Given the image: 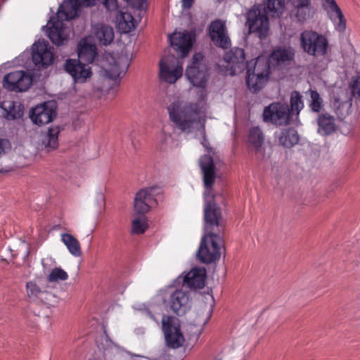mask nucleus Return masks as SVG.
<instances>
[{
    "label": "nucleus",
    "mask_w": 360,
    "mask_h": 360,
    "mask_svg": "<svg viewBox=\"0 0 360 360\" xmlns=\"http://www.w3.org/2000/svg\"><path fill=\"white\" fill-rule=\"evenodd\" d=\"M167 112L170 121L183 133H192L200 127L203 136L202 144L208 149L205 137L207 113L205 104L188 101L184 96H175L167 106Z\"/></svg>",
    "instance_id": "f257e3e1"
},
{
    "label": "nucleus",
    "mask_w": 360,
    "mask_h": 360,
    "mask_svg": "<svg viewBox=\"0 0 360 360\" xmlns=\"http://www.w3.org/2000/svg\"><path fill=\"white\" fill-rule=\"evenodd\" d=\"M309 92L311 98L309 107L312 111L318 112L323 107V100L317 91L310 90Z\"/></svg>",
    "instance_id": "79ce46f5"
},
{
    "label": "nucleus",
    "mask_w": 360,
    "mask_h": 360,
    "mask_svg": "<svg viewBox=\"0 0 360 360\" xmlns=\"http://www.w3.org/2000/svg\"><path fill=\"white\" fill-rule=\"evenodd\" d=\"M269 76V65L264 58H258L254 63V67L248 64L246 84L253 92L260 90L266 83Z\"/></svg>",
    "instance_id": "0eeeda50"
},
{
    "label": "nucleus",
    "mask_w": 360,
    "mask_h": 360,
    "mask_svg": "<svg viewBox=\"0 0 360 360\" xmlns=\"http://www.w3.org/2000/svg\"><path fill=\"white\" fill-rule=\"evenodd\" d=\"M95 203L99 208H103L105 205V197L102 193H98L95 197Z\"/></svg>",
    "instance_id": "09e8293b"
},
{
    "label": "nucleus",
    "mask_w": 360,
    "mask_h": 360,
    "mask_svg": "<svg viewBox=\"0 0 360 360\" xmlns=\"http://www.w3.org/2000/svg\"><path fill=\"white\" fill-rule=\"evenodd\" d=\"M284 11L283 0H267L265 13L272 17L281 15Z\"/></svg>",
    "instance_id": "4c0bfd02"
},
{
    "label": "nucleus",
    "mask_w": 360,
    "mask_h": 360,
    "mask_svg": "<svg viewBox=\"0 0 360 360\" xmlns=\"http://www.w3.org/2000/svg\"><path fill=\"white\" fill-rule=\"evenodd\" d=\"M32 56L34 63L43 67L52 64L54 59L53 49L45 41H38L33 44Z\"/></svg>",
    "instance_id": "6ab92c4d"
},
{
    "label": "nucleus",
    "mask_w": 360,
    "mask_h": 360,
    "mask_svg": "<svg viewBox=\"0 0 360 360\" xmlns=\"http://www.w3.org/2000/svg\"><path fill=\"white\" fill-rule=\"evenodd\" d=\"M300 44L304 52L316 58L324 57L328 49V41L326 37L311 30H305L301 33Z\"/></svg>",
    "instance_id": "423d86ee"
},
{
    "label": "nucleus",
    "mask_w": 360,
    "mask_h": 360,
    "mask_svg": "<svg viewBox=\"0 0 360 360\" xmlns=\"http://www.w3.org/2000/svg\"><path fill=\"white\" fill-rule=\"evenodd\" d=\"M275 137L281 146L286 148L293 146L299 141V136L297 131L292 128L280 129L276 131Z\"/></svg>",
    "instance_id": "7c9ffc66"
},
{
    "label": "nucleus",
    "mask_w": 360,
    "mask_h": 360,
    "mask_svg": "<svg viewBox=\"0 0 360 360\" xmlns=\"http://www.w3.org/2000/svg\"><path fill=\"white\" fill-rule=\"evenodd\" d=\"M20 246L22 249L25 250V255H27L29 253V247L28 244H27L25 241H21L20 243Z\"/></svg>",
    "instance_id": "864d4df0"
},
{
    "label": "nucleus",
    "mask_w": 360,
    "mask_h": 360,
    "mask_svg": "<svg viewBox=\"0 0 360 360\" xmlns=\"http://www.w3.org/2000/svg\"><path fill=\"white\" fill-rule=\"evenodd\" d=\"M223 248L220 235L204 233L197 252V258L205 264L214 262L219 259Z\"/></svg>",
    "instance_id": "20e7f679"
},
{
    "label": "nucleus",
    "mask_w": 360,
    "mask_h": 360,
    "mask_svg": "<svg viewBox=\"0 0 360 360\" xmlns=\"http://www.w3.org/2000/svg\"><path fill=\"white\" fill-rule=\"evenodd\" d=\"M186 76L193 86L201 89L200 101L196 103L205 104L203 101L207 96L205 88L209 77L208 68L201 53L193 55L191 63L186 70Z\"/></svg>",
    "instance_id": "7ed1b4c3"
},
{
    "label": "nucleus",
    "mask_w": 360,
    "mask_h": 360,
    "mask_svg": "<svg viewBox=\"0 0 360 360\" xmlns=\"http://www.w3.org/2000/svg\"><path fill=\"white\" fill-rule=\"evenodd\" d=\"M58 127L50 128L42 135L41 141V146L47 151L55 150L58 146Z\"/></svg>",
    "instance_id": "473e14b6"
},
{
    "label": "nucleus",
    "mask_w": 360,
    "mask_h": 360,
    "mask_svg": "<svg viewBox=\"0 0 360 360\" xmlns=\"http://www.w3.org/2000/svg\"><path fill=\"white\" fill-rule=\"evenodd\" d=\"M210 35L217 46L227 49L231 46V39L227 34L224 22L221 20L212 22L210 27Z\"/></svg>",
    "instance_id": "5701e85b"
},
{
    "label": "nucleus",
    "mask_w": 360,
    "mask_h": 360,
    "mask_svg": "<svg viewBox=\"0 0 360 360\" xmlns=\"http://www.w3.org/2000/svg\"><path fill=\"white\" fill-rule=\"evenodd\" d=\"M247 24L250 32L257 33L259 38L266 36L269 25L266 13L257 9H252L248 13Z\"/></svg>",
    "instance_id": "f3484780"
},
{
    "label": "nucleus",
    "mask_w": 360,
    "mask_h": 360,
    "mask_svg": "<svg viewBox=\"0 0 360 360\" xmlns=\"http://www.w3.org/2000/svg\"><path fill=\"white\" fill-rule=\"evenodd\" d=\"M224 227L221 209L215 203L205 204L204 233L220 235Z\"/></svg>",
    "instance_id": "1a4fd4ad"
},
{
    "label": "nucleus",
    "mask_w": 360,
    "mask_h": 360,
    "mask_svg": "<svg viewBox=\"0 0 360 360\" xmlns=\"http://www.w3.org/2000/svg\"><path fill=\"white\" fill-rule=\"evenodd\" d=\"M317 132L322 136H328L333 134L337 129L335 119L329 113L320 114L316 120Z\"/></svg>",
    "instance_id": "c85d7f7f"
},
{
    "label": "nucleus",
    "mask_w": 360,
    "mask_h": 360,
    "mask_svg": "<svg viewBox=\"0 0 360 360\" xmlns=\"http://www.w3.org/2000/svg\"><path fill=\"white\" fill-rule=\"evenodd\" d=\"M292 13L300 22L311 18L314 13L310 0H292Z\"/></svg>",
    "instance_id": "cd10ccee"
},
{
    "label": "nucleus",
    "mask_w": 360,
    "mask_h": 360,
    "mask_svg": "<svg viewBox=\"0 0 360 360\" xmlns=\"http://www.w3.org/2000/svg\"><path fill=\"white\" fill-rule=\"evenodd\" d=\"M128 65L127 57L121 56L115 58L110 53L105 55L101 63L104 75L112 79H117L127 69Z\"/></svg>",
    "instance_id": "4468645a"
},
{
    "label": "nucleus",
    "mask_w": 360,
    "mask_h": 360,
    "mask_svg": "<svg viewBox=\"0 0 360 360\" xmlns=\"http://www.w3.org/2000/svg\"><path fill=\"white\" fill-rule=\"evenodd\" d=\"M350 88L352 96L360 99V77L352 78Z\"/></svg>",
    "instance_id": "c03bdc74"
},
{
    "label": "nucleus",
    "mask_w": 360,
    "mask_h": 360,
    "mask_svg": "<svg viewBox=\"0 0 360 360\" xmlns=\"http://www.w3.org/2000/svg\"><path fill=\"white\" fill-rule=\"evenodd\" d=\"M27 295L33 301H39L41 297L46 295V291H42L33 281H30L26 285Z\"/></svg>",
    "instance_id": "58836bf2"
},
{
    "label": "nucleus",
    "mask_w": 360,
    "mask_h": 360,
    "mask_svg": "<svg viewBox=\"0 0 360 360\" xmlns=\"http://www.w3.org/2000/svg\"><path fill=\"white\" fill-rule=\"evenodd\" d=\"M68 278V274L60 267L54 268L47 276V281L49 283L63 281Z\"/></svg>",
    "instance_id": "a19ab883"
},
{
    "label": "nucleus",
    "mask_w": 360,
    "mask_h": 360,
    "mask_svg": "<svg viewBox=\"0 0 360 360\" xmlns=\"http://www.w3.org/2000/svg\"><path fill=\"white\" fill-rule=\"evenodd\" d=\"M160 193L157 186L147 187L137 192L134 198V207L139 214H145L157 204L155 197Z\"/></svg>",
    "instance_id": "f8f14e48"
},
{
    "label": "nucleus",
    "mask_w": 360,
    "mask_h": 360,
    "mask_svg": "<svg viewBox=\"0 0 360 360\" xmlns=\"http://www.w3.org/2000/svg\"><path fill=\"white\" fill-rule=\"evenodd\" d=\"M162 134L164 135V139H163V141H166L167 138H169L170 137V134H168L167 135L165 133V131L163 130L162 131Z\"/></svg>",
    "instance_id": "6e6d98bb"
},
{
    "label": "nucleus",
    "mask_w": 360,
    "mask_h": 360,
    "mask_svg": "<svg viewBox=\"0 0 360 360\" xmlns=\"http://www.w3.org/2000/svg\"><path fill=\"white\" fill-rule=\"evenodd\" d=\"M147 224L144 218L134 219L131 222V233L141 234L146 231Z\"/></svg>",
    "instance_id": "37998d69"
},
{
    "label": "nucleus",
    "mask_w": 360,
    "mask_h": 360,
    "mask_svg": "<svg viewBox=\"0 0 360 360\" xmlns=\"http://www.w3.org/2000/svg\"><path fill=\"white\" fill-rule=\"evenodd\" d=\"M112 353L114 355V359L111 358V355H110V351H108V350L105 351V353H104V359H105V360H119L120 359V354L118 352V349L117 348H115V349H112ZM89 360H102V359H98L94 358V359H91Z\"/></svg>",
    "instance_id": "de8ad7c7"
},
{
    "label": "nucleus",
    "mask_w": 360,
    "mask_h": 360,
    "mask_svg": "<svg viewBox=\"0 0 360 360\" xmlns=\"http://www.w3.org/2000/svg\"><path fill=\"white\" fill-rule=\"evenodd\" d=\"M199 165L203 175V183L205 187L204 192L205 204L213 203L211 200L214 198L212 186L216 178V164L210 155H205L200 158Z\"/></svg>",
    "instance_id": "6e6552de"
},
{
    "label": "nucleus",
    "mask_w": 360,
    "mask_h": 360,
    "mask_svg": "<svg viewBox=\"0 0 360 360\" xmlns=\"http://www.w3.org/2000/svg\"><path fill=\"white\" fill-rule=\"evenodd\" d=\"M128 4L139 8H143L146 4V0H125Z\"/></svg>",
    "instance_id": "8fccbe9b"
},
{
    "label": "nucleus",
    "mask_w": 360,
    "mask_h": 360,
    "mask_svg": "<svg viewBox=\"0 0 360 360\" xmlns=\"http://www.w3.org/2000/svg\"><path fill=\"white\" fill-rule=\"evenodd\" d=\"M86 7H91L98 2H101L105 9L110 13H117L119 10V5L117 0H79Z\"/></svg>",
    "instance_id": "e433bc0d"
},
{
    "label": "nucleus",
    "mask_w": 360,
    "mask_h": 360,
    "mask_svg": "<svg viewBox=\"0 0 360 360\" xmlns=\"http://www.w3.org/2000/svg\"><path fill=\"white\" fill-rule=\"evenodd\" d=\"M42 264H43L44 267H45V265H46V264H45V263H44V261H42Z\"/></svg>",
    "instance_id": "4d7b16f0"
},
{
    "label": "nucleus",
    "mask_w": 360,
    "mask_h": 360,
    "mask_svg": "<svg viewBox=\"0 0 360 360\" xmlns=\"http://www.w3.org/2000/svg\"><path fill=\"white\" fill-rule=\"evenodd\" d=\"M56 113V103L45 102L32 109L30 118L34 123L43 125L51 122Z\"/></svg>",
    "instance_id": "aec40b11"
},
{
    "label": "nucleus",
    "mask_w": 360,
    "mask_h": 360,
    "mask_svg": "<svg viewBox=\"0 0 360 360\" xmlns=\"http://www.w3.org/2000/svg\"><path fill=\"white\" fill-rule=\"evenodd\" d=\"M182 63L174 56L163 58L160 62V78L169 83H175L182 75Z\"/></svg>",
    "instance_id": "9b49d317"
},
{
    "label": "nucleus",
    "mask_w": 360,
    "mask_h": 360,
    "mask_svg": "<svg viewBox=\"0 0 360 360\" xmlns=\"http://www.w3.org/2000/svg\"><path fill=\"white\" fill-rule=\"evenodd\" d=\"M302 98V96L298 91H294L291 93L290 107L292 112H296V114L298 115L300 110L304 108V103Z\"/></svg>",
    "instance_id": "ea45409f"
},
{
    "label": "nucleus",
    "mask_w": 360,
    "mask_h": 360,
    "mask_svg": "<svg viewBox=\"0 0 360 360\" xmlns=\"http://www.w3.org/2000/svg\"><path fill=\"white\" fill-rule=\"evenodd\" d=\"M290 110L285 103H274L265 108L263 112L264 120L276 125L289 123Z\"/></svg>",
    "instance_id": "ddd939ff"
},
{
    "label": "nucleus",
    "mask_w": 360,
    "mask_h": 360,
    "mask_svg": "<svg viewBox=\"0 0 360 360\" xmlns=\"http://www.w3.org/2000/svg\"><path fill=\"white\" fill-rule=\"evenodd\" d=\"M11 147L10 141L8 139H0V157L9 151Z\"/></svg>",
    "instance_id": "49530a36"
},
{
    "label": "nucleus",
    "mask_w": 360,
    "mask_h": 360,
    "mask_svg": "<svg viewBox=\"0 0 360 360\" xmlns=\"http://www.w3.org/2000/svg\"><path fill=\"white\" fill-rule=\"evenodd\" d=\"M79 60L88 64L92 63L96 56V46L88 39H82L78 45Z\"/></svg>",
    "instance_id": "c756f323"
},
{
    "label": "nucleus",
    "mask_w": 360,
    "mask_h": 360,
    "mask_svg": "<svg viewBox=\"0 0 360 360\" xmlns=\"http://www.w3.org/2000/svg\"><path fill=\"white\" fill-rule=\"evenodd\" d=\"M210 315H211V308H209L207 311L206 312L205 316H202L199 320H198L196 323L199 324V325L205 324L207 322L208 319H210Z\"/></svg>",
    "instance_id": "3c124183"
},
{
    "label": "nucleus",
    "mask_w": 360,
    "mask_h": 360,
    "mask_svg": "<svg viewBox=\"0 0 360 360\" xmlns=\"http://www.w3.org/2000/svg\"><path fill=\"white\" fill-rule=\"evenodd\" d=\"M116 18L118 30L124 33L131 32L135 27V21L132 15L127 12L119 11Z\"/></svg>",
    "instance_id": "72a5a7b5"
},
{
    "label": "nucleus",
    "mask_w": 360,
    "mask_h": 360,
    "mask_svg": "<svg viewBox=\"0 0 360 360\" xmlns=\"http://www.w3.org/2000/svg\"><path fill=\"white\" fill-rule=\"evenodd\" d=\"M23 114V108L19 101L6 100L0 105V116L7 120L20 117Z\"/></svg>",
    "instance_id": "bb28decb"
},
{
    "label": "nucleus",
    "mask_w": 360,
    "mask_h": 360,
    "mask_svg": "<svg viewBox=\"0 0 360 360\" xmlns=\"http://www.w3.org/2000/svg\"><path fill=\"white\" fill-rule=\"evenodd\" d=\"M157 296L171 311L178 315L184 314L190 307L188 295L182 290L168 287L160 290Z\"/></svg>",
    "instance_id": "39448f33"
},
{
    "label": "nucleus",
    "mask_w": 360,
    "mask_h": 360,
    "mask_svg": "<svg viewBox=\"0 0 360 360\" xmlns=\"http://www.w3.org/2000/svg\"><path fill=\"white\" fill-rule=\"evenodd\" d=\"M352 105V97L346 89L340 88L334 92L331 106L339 118L346 117Z\"/></svg>",
    "instance_id": "a211bd4d"
},
{
    "label": "nucleus",
    "mask_w": 360,
    "mask_h": 360,
    "mask_svg": "<svg viewBox=\"0 0 360 360\" xmlns=\"http://www.w3.org/2000/svg\"><path fill=\"white\" fill-rule=\"evenodd\" d=\"M32 77L25 71L9 72L4 77L3 86L11 91H26L32 84Z\"/></svg>",
    "instance_id": "2eb2a0df"
},
{
    "label": "nucleus",
    "mask_w": 360,
    "mask_h": 360,
    "mask_svg": "<svg viewBox=\"0 0 360 360\" xmlns=\"http://www.w3.org/2000/svg\"><path fill=\"white\" fill-rule=\"evenodd\" d=\"M162 326L167 345L172 348L182 346L185 339L180 330L178 319L171 316H164L162 319Z\"/></svg>",
    "instance_id": "9d476101"
},
{
    "label": "nucleus",
    "mask_w": 360,
    "mask_h": 360,
    "mask_svg": "<svg viewBox=\"0 0 360 360\" xmlns=\"http://www.w3.org/2000/svg\"><path fill=\"white\" fill-rule=\"evenodd\" d=\"M193 0H182V6L185 8H190L192 6Z\"/></svg>",
    "instance_id": "603ef678"
},
{
    "label": "nucleus",
    "mask_w": 360,
    "mask_h": 360,
    "mask_svg": "<svg viewBox=\"0 0 360 360\" xmlns=\"http://www.w3.org/2000/svg\"><path fill=\"white\" fill-rule=\"evenodd\" d=\"M206 276L205 268L195 267L183 277V283L191 289H201L205 286Z\"/></svg>",
    "instance_id": "b1692460"
},
{
    "label": "nucleus",
    "mask_w": 360,
    "mask_h": 360,
    "mask_svg": "<svg viewBox=\"0 0 360 360\" xmlns=\"http://www.w3.org/2000/svg\"><path fill=\"white\" fill-rule=\"evenodd\" d=\"M93 31L96 39L104 46L110 44L114 39V30L110 25L97 24Z\"/></svg>",
    "instance_id": "2f4dec72"
},
{
    "label": "nucleus",
    "mask_w": 360,
    "mask_h": 360,
    "mask_svg": "<svg viewBox=\"0 0 360 360\" xmlns=\"http://www.w3.org/2000/svg\"><path fill=\"white\" fill-rule=\"evenodd\" d=\"M323 7L327 12L330 20L335 25L339 32H343L346 27V22L344 15L335 0H323Z\"/></svg>",
    "instance_id": "393cba45"
},
{
    "label": "nucleus",
    "mask_w": 360,
    "mask_h": 360,
    "mask_svg": "<svg viewBox=\"0 0 360 360\" xmlns=\"http://www.w3.org/2000/svg\"><path fill=\"white\" fill-rule=\"evenodd\" d=\"M248 142L257 158H264L265 156L264 136L259 127H254L250 129Z\"/></svg>",
    "instance_id": "a878e982"
},
{
    "label": "nucleus",
    "mask_w": 360,
    "mask_h": 360,
    "mask_svg": "<svg viewBox=\"0 0 360 360\" xmlns=\"http://www.w3.org/2000/svg\"><path fill=\"white\" fill-rule=\"evenodd\" d=\"M293 57L294 51L291 48H279L272 52L270 61L278 65H283L290 61Z\"/></svg>",
    "instance_id": "f704fd0d"
},
{
    "label": "nucleus",
    "mask_w": 360,
    "mask_h": 360,
    "mask_svg": "<svg viewBox=\"0 0 360 360\" xmlns=\"http://www.w3.org/2000/svg\"><path fill=\"white\" fill-rule=\"evenodd\" d=\"M169 39L172 46L181 53L182 58L187 56L194 40L193 36L186 31L174 32Z\"/></svg>",
    "instance_id": "4be33fe9"
},
{
    "label": "nucleus",
    "mask_w": 360,
    "mask_h": 360,
    "mask_svg": "<svg viewBox=\"0 0 360 360\" xmlns=\"http://www.w3.org/2000/svg\"><path fill=\"white\" fill-rule=\"evenodd\" d=\"M86 63L80 60L69 59L65 63V68L75 82L83 83L91 75V68Z\"/></svg>",
    "instance_id": "412c9836"
},
{
    "label": "nucleus",
    "mask_w": 360,
    "mask_h": 360,
    "mask_svg": "<svg viewBox=\"0 0 360 360\" xmlns=\"http://www.w3.org/2000/svg\"><path fill=\"white\" fill-rule=\"evenodd\" d=\"M245 52L240 48H233L226 52L224 56V62L226 63V74L235 75L241 72L245 68Z\"/></svg>",
    "instance_id": "dca6fc26"
},
{
    "label": "nucleus",
    "mask_w": 360,
    "mask_h": 360,
    "mask_svg": "<svg viewBox=\"0 0 360 360\" xmlns=\"http://www.w3.org/2000/svg\"><path fill=\"white\" fill-rule=\"evenodd\" d=\"M61 240L67 247L68 251L75 257H79L82 255L81 246L79 240L72 235L63 233Z\"/></svg>",
    "instance_id": "c9c22d12"
},
{
    "label": "nucleus",
    "mask_w": 360,
    "mask_h": 360,
    "mask_svg": "<svg viewBox=\"0 0 360 360\" xmlns=\"http://www.w3.org/2000/svg\"><path fill=\"white\" fill-rule=\"evenodd\" d=\"M85 6L79 0H65L60 6L57 17L58 20L47 23V34L51 41L60 46L68 41L69 31L64 26L63 20H68L77 16L79 7Z\"/></svg>",
    "instance_id": "f03ea898"
},
{
    "label": "nucleus",
    "mask_w": 360,
    "mask_h": 360,
    "mask_svg": "<svg viewBox=\"0 0 360 360\" xmlns=\"http://www.w3.org/2000/svg\"><path fill=\"white\" fill-rule=\"evenodd\" d=\"M146 315L150 317L151 319H153V321H155L156 323H158V319L155 318V316L151 314L150 311H146Z\"/></svg>",
    "instance_id": "5fc2aeb1"
},
{
    "label": "nucleus",
    "mask_w": 360,
    "mask_h": 360,
    "mask_svg": "<svg viewBox=\"0 0 360 360\" xmlns=\"http://www.w3.org/2000/svg\"><path fill=\"white\" fill-rule=\"evenodd\" d=\"M46 295L41 297L39 301L46 304L49 307L54 306L57 302V299L54 295L46 291Z\"/></svg>",
    "instance_id": "a18cd8bd"
}]
</instances>
